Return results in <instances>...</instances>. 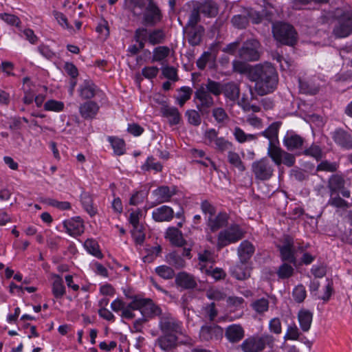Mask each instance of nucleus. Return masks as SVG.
<instances>
[{
	"instance_id": "nucleus-1",
	"label": "nucleus",
	"mask_w": 352,
	"mask_h": 352,
	"mask_svg": "<svg viewBox=\"0 0 352 352\" xmlns=\"http://www.w3.org/2000/svg\"><path fill=\"white\" fill-rule=\"evenodd\" d=\"M249 80L255 82V92L259 96H265L276 89L278 75L276 68L271 63H265L257 64L251 69Z\"/></svg>"
},
{
	"instance_id": "nucleus-2",
	"label": "nucleus",
	"mask_w": 352,
	"mask_h": 352,
	"mask_svg": "<svg viewBox=\"0 0 352 352\" xmlns=\"http://www.w3.org/2000/svg\"><path fill=\"white\" fill-rule=\"evenodd\" d=\"M223 84L208 78L195 92V98L199 100L197 108L202 114H208L214 102L211 94L219 96L222 94Z\"/></svg>"
},
{
	"instance_id": "nucleus-3",
	"label": "nucleus",
	"mask_w": 352,
	"mask_h": 352,
	"mask_svg": "<svg viewBox=\"0 0 352 352\" xmlns=\"http://www.w3.org/2000/svg\"><path fill=\"white\" fill-rule=\"evenodd\" d=\"M272 34L281 45L294 46L298 41V33L289 23L278 21L272 23Z\"/></svg>"
},
{
	"instance_id": "nucleus-4",
	"label": "nucleus",
	"mask_w": 352,
	"mask_h": 352,
	"mask_svg": "<svg viewBox=\"0 0 352 352\" xmlns=\"http://www.w3.org/2000/svg\"><path fill=\"white\" fill-rule=\"evenodd\" d=\"M274 342V338L272 335L265 333L261 337L250 336L246 338L240 345V348L243 352H260L266 346L272 347Z\"/></svg>"
},
{
	"instance_id": "nucleus-5",
	"label": "nucleus",
	"mask_w": 352,
	"mask_h": 352,
	"mask_svg": "<svg viewBox=\"0 0 352 352\" xmlns=\"http://www.w3.org/2000/svg\"><path fill=\"white\" fill-rule=\"evenodd\" d=\"M133 310H140L144 318H153L162 315L161 308L155 305L150 298H141L135 296L129 304Z\"/></svg>"
},
{
	"instance_id": "nucleus-6",
	"label": "nucleus",
	"mask_w": 352,
	"mask_h": 352,
	"mask_svg": "<svg viewBox=\"0 0 352 352\" xmlns=\"http://www.w3.org/2000/svg\"><path fill=\"white\" fill-rule=\"evenodd\" d=\"M336 16L338 23L334 26L332 32L335 37L344 38L352 34V12L337 9Z\"/></svg>"
},
{
	"instance_id": "nucleus-7",
	"label": "nucleus",
	"mask_w": 352,
	"mask_h": 352,
	"mask_svg": "<svg viewBox=\"0 0 352 352\" xmlns=\"http://www.w3.org/2000/svg\"><path fill=\"white\" fill-rule=\"evenodd\" d=\"M276 246L280 252V257L283 262L296 265L297 259L295 256L296 249L292 236L289 234L283 235Z\"/></svg>"
},
{
	"instance_id": "nucleus-8",
	"label": "nucleus",
	"mask_w": 352,
	"mask_h": 352,
	"mask_svg": "<svg viewBox=\"0 0 352 352\" xmlns=\"http://www.w3.org/2000/svg\"><path fill=\"white\" fill-rule=\"evenodd\" d=\"M251 169L255 179L263 182L270 179L274 173V166L267 157L254 161Z\"/></svg>"
},
{
	"instance_id": "nucleus-9",
	"label": "nucleus",
	"mask_w": 352,
	"mask_h": 352,
	"mask_svg": "<svg viewBox=\"0 0 352 352\" xmlns=\"http://www.w3.org/2000/svg\"><path fill=\"white\" fill-rule=\"evenodd\" d=\"M245 232L239 225L234 224L218 234L217 248L221 249L230 243H234L244 237Z\"/></svg>"
},
{
	"instance_id": "nucleus-10",
	"label": "nucleus",
	"mask_w": 352,
	"mask_h": 352,
	"mask_svg": "<svg viewBox=\"0 0 352 352\" xmlns=\"http://www.w3.org/2000/svg\"><path fill=\"white\" fill-rule=\"evenodd\" d=\"M267 155L277 166L283 164L288 167H292L296 162L294 155L283 150L277 145L270 144L268 146Z\"/></svg>"
},
{
	"instance_id": "nucleus-11",
	"label": "nucleus",
	"mask_w": 352,
	"mask_h": 352,
	"mask_svg": "<svg viewBox=\"0 0 352 352\" xmlns=\"http://www.w3.org/2000/svg\"><path fill=\"white\" fill-rule=\"evenodd\" d=\"M261 43L255 38L245 41L239 50V56L247 61H256L261 56Z\"/></svg>"
},
{
	"instance_id": "nucleus-12",
	"label": "nucleus",
	"mask_w": 352,
	"mask_h": 352,
	"mask_svg": "<svg viewBox=\"0 0 352 352\" xmlns=\"http://www.w3.org/2000/svg\"><path fill=\"white\" fill-rule=\"evenodd\" d=\"M159 328L162 333L176 336L182 334V322L169 314L160 316Z\"/></svg>"
},
{
	"instance_id": "nucleus-13",
	"label": "nucleus",
	"mask_w": 352,
	"mask_h": 352,
	"mask_svg": "<svg viewBox=\"0 0 352 352\" xmlns=\"http://www.w3.org/2000/svg\"><path fill=\"white\" fill-rule=\"evenodd\" d=\"M223 329L217 324L204 325L199 331V339L202 342L218 341L223 338Z\"/></svg>"
},
{
	"instance_id": "nucleus-14",
	"label": "nucleus",
	"mask_w": 352,
	"mask_h": 352,
	"mask_svg": "<svg viewBox=\"0 0 352 352\" xmlns=\"http://www.w3.org/2000/svg\"><path fill=\"white\" fill-rule=\"evenodd\" d=\"M183 32L188 43L192 46H196L201 43L205 29L201 25H184Z\"/></svg>"
},
{
	"instance_id": "nucleus-15",
	"label": "nucleus",
	"mask_w": 352,
	"mask_h": 352,
	"mask_svg": "<svg viewBox=\"0 0 352 352\" xmlns=\"http://www.w3.org/2000/svg\"><path fill=\"white\" fill-rule=\"evenodd\" d=\"M147 1L146 12L144 14L143 21L146 25L154 26L162 20V14L153 0H147Z\"/></svg>"
},
{
	"instance_id": "nucleus-16",
	"label": "nucleus",
	"mask_w": 352,
	"mask_h": 352,
	"mask_svg": "<svg viewBox=\"0 0 352 352\" xmlns=\"http://www.w3.org/2000/svg\"><path fill=\"white\" fill-rule=\"evenodd\" d=\"M185 16L188 19L185 25H197L201 21V12L197 5V1L186 3L183 8Z\"/></svg>"
},
{
	"instance_id": "nucleus-17",
	"label": "nucleus",
	"mask_w": 352,
	"mask_h": 352,
	"mask_svg": "<svg viewBox=\"0 0 352 352\" xmlns=\"http://www.w3.org/2000/svg\"><path fill=\"white\" fill-rule=\"evenodd\" d=\"M332 138L342 148L352 149V132L339 128L332 133Z\"/></svg>"
},
{
	"instance_id": "nucleus-18",
	"label": "nucleus",
	"mask_w": 352,
	"mask_h": 352,
	"mask_svg": "<svg viewBox=\"0 0 352 352\" xmlns=\"http://www.w3.org/2000/svg\"><path fill=\"white\" fill-rule=\"evenodd\" d=\"M305 139L294 131H288L283 138V144L288 151H292L301 149Z\"/></svg>"
},
{
	"instance_id": "nucleus-19",
	"label": "nucleus",
	"mask_w": 352,
	"mask_h": 352,
	"mask_svg": "<svg viewBox=\"0 0 352 352\" xmlns=\"http://www.w3.org/2000/svg\"><path fill=\"white\" fill-rule=\"evenodd\" d=\"M225 337L232 344L238 343L245 337V330L241 324L229 325L225 330Z\"/></svg>"
},
{
	"instance_id": "nucleus-20",
	"label": "nucleus",
	"mask_w": 352,
	"mask_h": 352,
	"mask_svg": "<svg viewBox=\"0 0 352 352\" xmlns=\"http://www.w3.org/2000/svg\"><path fill=\"white\" fill-rule=\"evenodd\" d=\"M175 284L184 289H193L197 287L195 277L186 272H179L175 276Z\"/></svg>"
},
{
	"instance_id": "nucleus-21",
	"label": "nucleus",
	"mask_w": 352,
	"mask_h": 352,
	"mask_svg": "<svg viewBox=\"0 0 352 352\" xmlns=\"http://www.w3.org/2000/svg\"><path fill=\"white\" fill-rule=\"evenodd\" d=\"M255 252L254 245L248 240L241 243L237 249V254L239 261L243 263H248Z\"/></svg>"
},
{
	"instance_id": "nucleus-22",
	"label": "nucleus",
	"mask_w": 352,
	"mask_h": 352,
	"mask_svg": "<svg viewBox=\"0 0 352 352\" xmlns=\"http://www.w3.org/2000/svg\"><path fill=\"white\" fill-rule=\"evenodd\" d=\"M67 232L72 236H79L84 232V225L80 217L66 220L63 223Z\"/></svg>"
},
{
	"instance_id": "nucleus-23",
	"label": "nucleus",
	"mask_w": 352,
	"mask_h": 352,
	"mask_svg": "<svg viewBox=\"0 0 352 352\" xmlns=\"http://www.w3.org/2000/svg\"><path fill=\"white\" fill-rule=\"evenodd\" d=\"M229 216L226 212H219L217 216L208 217V226L212 232H216L228 225Z\"/></svg>"
},
{
	"instance_id": "nucleus-24",
	"label": "nucleus",
	"mask_w": 352,
	"mask_h": 352,
	"mask_svg": "<svg viewBox=\"0 0 352 352\" xmlns=\"http://www.w3.org/2000/svg\"><path fill=\"white\" fill-rule=\"evenodd\" d=\"M99 110L98 104L94 101L89 100L79 107V113L85 120L93 119L97 115Z\"/></svg>"
},
{
	"instance_id": "nucleus-25",
	"label": "nucleus",
	"mask_w": 352,
	"mask_h": 352,
	"mask_svg": "<svg viewBox=\"0 0 352 352\" xmlns=\"http://www.w3.org/2000/svg\"><path fill=\"white\" fill-rule=\"evenodd\" d=\"M201 13L208 18L215 17L218 14L219 7L212 0L197 1Z\"/></svg>"
},
{
	"instance_id": "nucleus-26",
	"label": "nucleus",
	"mask_w": 352,
	"mask_h": 352,
	"mask_svg": "<svg viewBox=\"0 0 352 352\" xmlns=\"http://www.w3.org/2000/svg\"><path fill=\"white\" fill-rule=\"evenodd\" d=\"M160 111L162 116L168 119L170 125H177L180 122L181 115L177 108L164 104Z\"/></svg>"
},
{
	"instance_id": "nucleus-27",
	"label": "nucleus",
	"mask_w": 352,
	"mask_h": 352,
	"mask_svg": "<svg viewBox=\"0 0 352 352\" xmlns=\"http://www.w3.org/2000/svg\"><path fill=\"white\" fill-rule=\"evenodd\" d=\"M153 195L157 197V204L168 202L176 194L175 187L170 189L167 186H162L153 190Z\"/></svg>"
},
{
	"instance_id": "nucleus-28",
	"label": "nucleus",
	"mask_w": 352,
	"mask_h": 352,
	"mask_svg": "<svg viewBox=\"0 0 352 352\" xmlns=\"http://www.w3.org/2000/svg\"><path fill=\"white\" fill-rule=\"evenodd\" d=\"M248 263L241 262L237 263L231 270L232 275L237 280H243L249 278L251 274V267L247 265Z\"/></svg>"
},
{
	"instance_id": "nucleus-29",
	"label": "nucleus",
	"mask_w": 352,
	"mask_h": 352,
	"mask_svg": "<svg viewBox=\"0 0 352 352\" xmlns=\"http://www.w3.org/2000/svg\"><path fill=\"white\" fill-rule=\"evenodd\" d=\"M174 215L173 209L167 206H162L157 208L153 212V218L155 221H169Z\"/></svg>"
},
{
	"instance_id": "nucleus-30",
	"label": "nucleus",
	"mask_w": 352,
	"mask_h": 352,
	"mask_svg": "<svg viewBox=\"0 0 352 352\" xmlns=\"http://www.w3.org/2000/svg\"><path fill=\"white\" fill-rule=\"evenodd\" d=\"M166 238L169 240L173 245L177 247H182L186 241L184 239L182 232L179 229L174 227L167 229Z\"/></svg>"
},
{
	"instance_id": "nucleus-31",
	"label": "nucleus",
	"mask_w": 352,
	"mask_h": 352,
	"mask_svg": "<svg viewBox=\"0 0 352 352\" xmlns=\"http://www.w3.org/2000/svg\"><path fill=\"white\" fill-rule=\"evenodd\" d=\"M177 340L178 338L176 335L162 333L158 338L157 343L162 350L168 351L176 347Z\"/></svg>"
},
{
	"instance_id": "nucleus-32",
	"label": "nucleus",
	"mask_w": 352,
	"mask_h": 352,
	"mask_svg": "<svg viewBox=\"0 0 352 352\" xmlns=\"http://www.w3.org/2000/svg\"><path fill=\"white\" fill-rule=\"evenodd\" d=\"M222 94L226 98L231 101H236L240 96L239 86L234 82H229L223 84Z\"/></svg>"
},
{
	"instance_id": "nucleus-33",
	"label": "nucleus",
	"mask_w": 352,
	"mask_h": 352,
	"mask_svg": "<svg viewBox=\"0 0 352 352\" xmlns=\"http://www.w3.org/2000/svg\"><path fill=\"white\" fill-rule=\"evenodd\" d=\"M298 319L302 331H308L311 325L313 314L309 310L300 309L298 314Z\"/></svg>"
},
{
	"instance_id": "nucleus-34",
	"label": "nucleus",
	"mask_w": 352,
	"mask_h": 352,
	"mask_svg": "<svg viewBox=\"0 0 352 352\" xmlns=\"http://www.w3.org/2000/svg\"><path fill=\"white\" fill-rule=\"evenodd\" d=\"M96 92V85L91 80H85L80 85L79 88V94L82 99L88 100L94 97Z\"/></svg>"
},
{
	"instance_id": "nucleus-35",
	"label": "nucleus",
	"mask_w": 352,
	"mask_h": 352,
	"mask_svg": "<svg viewBox=\"0 0 352 352\" xmlns=\"http://www.w3.org/2000/svg\"><path fill=\"white\" fill-rule=\"evenodd\" d=\"M280 123L276 122L270 124L267 129L263 131L261 134L270 140L269 145H276L278 142V133Z\"/></svg>"
},
{
	"instance_id": "nucleus-36",
	"label": "nucleus",
	"mask_w": 352,
	"mask_h": 352,
	"mask_svg": "<svg viewBox=\"0 0 352 352\" xmlns=\"http://www.w3.org/2000/svg\"><path fill=\"white\" fill-rule=\"evenodd\" d=\"M345 181L342 175H331L328 181V188L331 193H335L344 188Z\"/></svg>"
},
{
	"instance_id": "nucleus-37",
	"label": "nucleus",
	"mask_w": 352,
	"mask_h": 352,
	"mask_svg": "<svg viewBox=\"0 0 352 352\" xmlns=\"http://www.w3.org/2000/svg\"><path fill=\"white\" fill-rule=\"evenodd\" d=\"M147 0H126V5L134 16H140L146 10Z\"/></svg>"
},
{
	"instance_id": "nucleus-38",
	"label": "nucleus",
	"mask_w": 352,
	"mask_h": 352,
	"mask_svg": "<svg viewBox=\"0 0 352 352\" xmlns=\"http://www.w3.org/2000/svg\"><path fill=\"white\" fill-rule=\"evenodd\" d=\"M165 39L166 33L163 29H154L148 32V43L152 45L162 44Z\"/></svg>"
},
{
	"instance_id": "nucleus-39",
	"label": "nucleus",
	"mask_w": 352,
	"mask_h": 352,
	"mask_svg": "<svg viewBox=\"0 0 352 352\" xmlns=\"http://www.w3.org/2000/svg\"><path fill=\"white\" fill-rule=\"evenodd\" d=\"M167 262L177 269L185 267L186 261L180 255L179 250L173 251L166 256Z\"/></svg>"
},
{
	"instance_id": "nucleus-40",
	"label": "nucleus",
	"mask_w": 352,
	"mask_h": 352,
	"mask_svg": "<svg viewBox=\"0 0 352 352\" xmlns=\"http://www.w3.org/2000/svg\"><path fill=\"white\" fill-rule=\"evenodd\" d=\"M52 294L56 298H61L65 294V287L63 285V280L59 275L54 276Z\"/></svg>"
},
{
	"instance_id": "nucleus-41",
	"label": "nucleus",
	"mask_w": 352,
	"mask_h": 352,
	"mask_svg": "<svg viewBox=\"0 0 352 352\" xmlns=\"http://www.w3.org/2000/svg\"><path fill=\"white\" fill-rule=\"evenodd\" d=\"M201 111L195 109L187 110L185 113V116L187 118L188 122L195 126H198L201 123Z\"/></svg>"
},
{
	"instance_id": "nucleus-42",
	"label": "nucleus",
	"mask_w": 352,
	"mask_h": 352,
	"mask_svg": "<svg viewBox=\"0 0 352 352\" xmlns=\"http://www.w3.org/2000/svg\"><path fill=\"white\" fill-rule=\"evenodd\" d=\"M80 199L82 204L86 211L91 215L94 216L96 211L93 207V200L91 195L89 192H83L80 195Z\"/></svg>"
},
{
	"instance_id": "nucleus-43",
	"label": "nucleus",
	"mask_w": 352,
	"mask_h": 352,
	"mask_svg": "<svg viewBox=\"0 0 352 352\" xmlns=\"http://www.w3.org/2000/svg\"><path fill=\"white\" fill-rule=\"evenodd\" d=\"M294 272V267L291 265H289V263L283 262V263L279 266L276 272V274L279 278L286 279L292 276Z\"/></svg>"
},
{
	"instance_id": "nucleus-44",
	"label": "nucleus",
	"mask_w": 352,
	"mask_h": 352,
	"mask_svg": "<svg viewBox=\"0 0 352 352\" xmlns=\"http://www.w3.org/2000/svg\"><path fill=\"white\" fill-rule=\"evenodd\" d=\"M228 161L239 171L243 172L245 170V166L237 153L229 151L228 153Z\"/></svg>"
},
{
	"instance_id": "nucleus-45",
	"label": "nucleus",
	"mask_w": 352,
	"mask_h": 352,
	"mask_svg": "<svg viewBox=\"0 0 352 352\" xmlns=\"http://www.w3.org/2000/svg\"><path fill=\"white\" fill-rule=\"evenodd\" d=\"M234 136L239 143H244L248 140H254L257 138L256 135L246 134L240 127L236 126L234 129Z\"/></svg>"
},
{
	"instance_id": "nucleus-46",
	"label": "nucleus",
	"mask_w": 352,
	"mask_h": 352,
	"mask_svg": "<svg viewBox=\"0 0 352 352\" xmlns=\"http://www.w3.org/2000/svg\"><path fill=\"white\" fill-rule=\"evenodd\" d=\"M155 272L159 276L166 280L172 279L175 276L174 270L167 265L158 266Z\"/></svg>"
},
{
	"instance_id": "nucleus-47",
	"label": "nucleus",
	"mask_w": 352,
	"mask_h": 352,
	"mask_svg": "<svg viewBox=\"0 0 352 352\" xmlns=\"http://www.w3.org/2000/svg\"><path fill=\"white\" fill-rule=\"evenodd\" d=\"M84 246L90 254L98 258H102L103 255L99 250V245L96 241L93 239H87L85 241Z\"/></svg>"
},
{
	"instance_id": "nucleus-48",
	"label": "nucleus",
	"mask_w": 352,
	"mask_h": 352,
	"mask_svg": "<svg viewBox=\"0 0 352 352\" xmlns=\"http://www.w3.org/2000/svg\"><path fill=\"white\" fill-rule=\"evenodd\" d=\"M170 48L167 46H159L154 49L152 61H161L168 56Z\"/></svg>"
},
{
	"instance_id": "nucleus-49",
	"label": "nucleus",
	"mask_w": 352,
	"mask_h": 352,
	"mask_svg": "<svg viewBox=\"0 0 352 352\" xmlns=\"http://www.w3.org/2000/svg\"><path fill=\"white\" fill-rule=\"evenodd\" d=\"M109 140L111 144L114 153L118 155H121L124 153L125 151V143L123 140L109 137Z\"/></svg>"
},
{
	"instance_id": "nucleus-50",
	"label": "nucleus",
	"mask_w": 352,
	"mask_h": 352,
	"mask_svg": "<svg viewBox=\"0 0 352 352\" xmlns=\"http://www.w3.org/2000/svg\"><path fill=\"white\" fill-rule=\"evenodd\" d=\"M333 193L330 194V199L328 201V205L337 208L346 209L349 207V203L341 198L338 195L333 196Z\"/></svg>"
},
{
	"instance_id": "nucleus-51",
	"label": "nucleus",
	"mask_w": 352,
	"mask_h": 352,
	"mask_svg": "<svg viewBox=\"0 0 352 352\" xmlns=\"http://www.w3.org/2000/svg\"><path fill=\"white\" fill-rule=\"evenodd\" d=\"M192 94V89L188 87H182L179 89V96L177 97V103L180 107H183L184 104L188 101Z\"/></svg>"
},
{
	"instance_id": "nucleus-52",
	"label": "nucleus",
	"mask_w": 352,
	"mask_h": 352,
	"mask_svg": "<svg viewBox=\"0 0 352 352\" xmlns=\"http://www.w3.org/2000/svg\"><path fill=\"white\" fill-rule=\"evenodd\" d=\"M302 154L306 156H310L319 161L322 157V152L320 147L314 144H311V146L305 149Z\"/></svg>"
},
{
	"instance_id": "nucleus-53",
	"label": "nucleus",
	"mask_w": 352,
	"mask_h": 352,
	"mask_svg": "<svg viewBox=\"0 0 352 352\" xmlns=\"http://www.w3.org/2000/svg\"><path fill=\"white\" fill-rule=\"evenodd\" d=\"M231 22L235 28L238 29H244L248 26L249 20L248 19L247 14L245 13V14L234 15L232 18Z\"/></svg>"
},
{
	"instance_id": "nucleus-54",
	"label": "nucleus",
	"mask_w": 352,
	"mask_h": 352,
	"mask_svg": "<svg viewBox=\"0 0 352 352\" xmlns=\"http://www.w3.org/2000/svg\"><path fill=\"white\" fill-rule=\"evenodd\" d=\"M252 307L258 314H263L269 309V300L265 298H261L253 302Z\"/></svg>"
},
{
	"instance_id": "nucleus-55",
	"label": "nucleus",
	"mask_w": 352,
	"mask_h": 352,
	"mask_svg": "<svg viewBox=\"0 0 352 352\" xmlns=\"http://www.w3.org/2000/svg\"><path fill=\"white\" fill-rule=\"evenodd\" d=\"M212 116L218 124H223L229 120V116L222 107H216L212 109Z\"/></svg>"
},
{
	"instance_id": "nucleus-56",
	"label": "nucleus",
	"mask_w": 352,
	"mask_h": 352,
	"mask_svg": "<svg viewBox=\"0 0 352 352\" xmlns=\"http://www.w3.org/2000/svg\"><path fill=\"white\" fill-rule=\"evenodd\" d=\"M233 70L235 72H238L239 74H248V76H250V71L253 67L246 64L245 63L240 60H234L232 62Z\"/></svg>"
},
{
	"instance_id": "nucleus-57",
	"label": "nucleus",
	"mask_w": 352,
	"mask_h": 352,
	"mask_svg": "<svg viewBox=\"0 0 352 352\" xmlns=\"http://www.w3.org/2000/svg\"><path fill=\"white\" fill-rule=\"evenodd\" d=\"M292 295L296 302L300 303L303 302L307 296L305 287L302 285H297L294 289Z\"/></svg>"
},
{
	"instance_id": "nucleus-58",
	"label": "nucleus",
	"mask_w": 352,
	"mask_h": 352,
	"mask_svg": "<svg viewBox=\"0 0 352 352\" xmlns=\"http://www.w3.org/2000/svg\"><path fill=\"white\" fill-rule=\"evenodd\" d=\"M162 71L164 77L168 80L173 82H177L179 80L177 70L174 67L166 66L162 68Z\"/></svg>"
},
{
	"instance_id": "nucleus-59",
	"label": "nucleus",
	"mask_w": 352,
	"mask_h": 352,
	"mask_svg": "<svg viewBox=\"0 0 352 352\" xmlns=\"http://www.w3.org/2000/svg\"><path fill=\"white\" fill-rule=\"evenodd\" d=\"M46 111H60L64 109V103L60 101L50 100L44 104Z\"/></svg>"
},
{
	"instance_id": "nucleus-60",
	"label": "nucleus",
	"mask_w": 352,
	"mask_h": 352,
	"mask_svg": "<svg viewBox=\"0 0 352 352\" xmlns=\"http://www.w3.org/2000/svg\"><path fill=\"white\" fill-rule=\"evenodd\" d=\"M338 168V165L335 162H329L327 160L322 161L316 168L318 171L335 172Z\"/></svg>"
},
{
	"instance_id": "nucleus-61",
	"label": "nucleus",
	"mask_w": 352,
	"mask_h": 352,
	"mask_svg": "<svg viewBox=\"0 0 352 352\" xmlns=\"http://www.w3.org/2000/svg\"><path fill=\"white\" fill-rule=\"evenodd\" d=\"M144 227L142 225L134 226L132 235L135 242L138 244L143 243L145 239V234L143 232Z\"/></svg>"
},
{
	"instance_id": "nucleus-62",
	"label": "nucleus",
	"mask_w": 352,
	"mask_h": 352,
	"mask_svg": "<svg viewBox=\"0 0 352 352\" xmlns=\"http://www.w3.org/2000/svg\"><path fill=\"white\" fill-rule=\"evenodd\" d=\"M204 138L208 145L214 144L217 140L219 139L218 137V131L214 129H210L206 131L204 133Z\"/></svg>"
},
{
	"instance_id": "nucleus-63",
	"label": "nucleus",
	"mask_w": 352,
	"mask_h": 352,
	"mask_svg": "<svg viewBox=\"0 0 352 352\" xmlns=\"http://www.w3.org/2000/svg\"><path fill=\"white\" fill-rule=\"evenodd\" d=\"M142 168L145 170L153 169L156 171H161L162 170V165L160 162H154L153 157L151 156L147 158Z\"/></svg>"
},
{
	"instance_id": "nucleus-64",
	"label": "nucleus",
	"mask_w": 352,
	"mask_h": 352,
	"mask_svg": "<svg viewBox=\"0 0 352 352\" xmlns=\"http://www.w3.org/2000/svg\"><path fill=\"white\" fill-rule=\"evenodd\" d=\"M299 330L295 324L289 325L287 329V332L284 336L285 340H298L299 337Z\"/></svg>"
}]
</instances>
